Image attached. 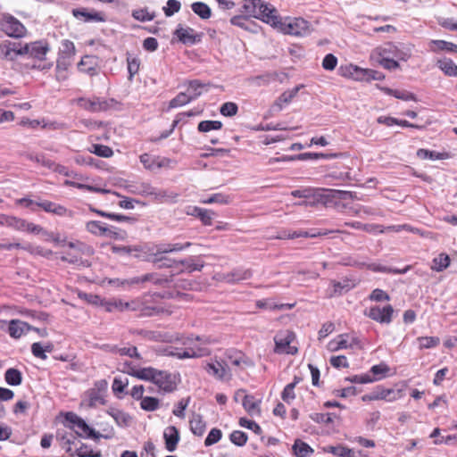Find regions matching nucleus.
Segmentation results:
<instances>
[{
  "label": "nucleus",
  "instance_id": "9",
  "mask_svg": "<svg viewBox=\"0 0 457 457\" xmlns=\"http://www.w3.org/2000/svg\"><path fill=\"white\" fill-rule=\"evenodd\" d=\"M393 313L394 309L392 305L387 304L383 308L379 306H373L365 312V315L379 323L389 324L392 321Z\"/></svg>",
  "mask_w": 457,
  "mask_h": 457
},
{
  "label": "nucleus",
  "instance_id": "28",
  "mask_svg": "<svg viewBox=\"0 0 457 457\" xmlns=\"http://www.w3.org/2000/svg\"><path fill=\"white\" fill-rule=\"evenodd\" d=\"M429 47L433 52L446 51L451 53H457V45L445 40H431L429 43Z\"/></svg>",
  "mask_w": 457,
  "mask_h": 457
},
{
  "label": "nucleus",
  "instance_id": "10",
  "mask_svg": "<svg viewBox=\"0 0 457 457\" xmlns=\"http://www.w3.org/2000/svg\"><path fill=\"white\" fill-rule=\"evenodd\" d=\"M153 383L165 393H171L177 388L175 377L167 371L158 370Z\"/></svg>",
  "mask_w": 457,
  "mask_h": 457
},
{
  "label": "nucleus",
  "instance_id": "40",
  "mask_svg": "<svg viewBox=\"0 0 457 457\" xmlns=\"http://www.w3.org/2000/svg\"><path fill=\"white\" fill-rule=\"evenodd\" d=\"M327 452L338 457H356L353 450L344 445L328 446Z\"/></svg>",
  "mask_w": 457,
  "mask_h": 457
},
{
  "label": "nucleus",
  "instance_id": "12",
  "mask_svg": "<svg viewBox=\"0 0 457 457\" xmlns=\"http://www.w3.org/2000/svg\"><path fill=\"white\" fill-rule=\"evenodd\" d=\"M401 397V391H395L393 389H385L382 387H377L370 395H365L362 396L363 401H373V400H387V401H395Z\"/></svg>",
  "mask_w": 457,
  "mask_h": 457
},
{
  "label": "nucleus",
  "instance_id": "14",
  "mask_svg": "<svg viewBox=\"0 0 457 457\" xmlns=\"http://www.w3.org/2000/svg\"><path fill=\"white\" fill-rule=\"evenodd\" d=\"M185 212L187 215L199 218L204 226L212 225V218L215 214L212 211L203 209L197 206H187L186 207Z\"/></svg>",
  "mask_w": 457,
  "mask_h": 457
},
{
  "label": "nucleus",
  "instance_id": "5",
  "mask_svg": "<svg viewBox=\"0 0 457 457\" xmlns=\"http://www.w3.org/2000/svg\"><path fill=\"white\" fill-rule=\"evenodd\" d=\"M295 339V334L290 331L278 333L275 337V352L278 353L295 354L298 352L297 347L292 346L291 343Z\"/></svg>",
  "mask_w": 457,
  "mask_h": 457
},
{
  "label": "nucleus",
  "instance_id": "30",
  "mask_svg": "<svg viewBox=\"0 0 457 457\" xmlns=\"http://www.w3.org/2000/svg\"><path fill=\"white\" fill-rule=\"evenodd\" d=\"M157 372L158 370L148 367L134 370L133 372H129V374L139 379L154 382Z\"/></svg>",
  "mask_w": 457,
  "mask_h": 457
},
{
  "label": "nucleus",
  "instance_id": "49",
  "mask_svg": "<svg viewBox=\"0 0 457 457\" xmlns=\"http://www.w3.org/2000/svg\"><path fill=\"white\" fill-rule=\"evenodd\" d=\"M220 113L226 117H232L238 112V106L233 102L224 103L220 109Z\"/></svg>",
  "mask_w": 457,
  "mask_h": 457
},
{
  "label": "nucleus",
  "instance_id": "57",
  "mask_svg": "<svg viewBox=\"0 0 457 457\" xmlns=\"http://www.w3.org/2000/svg\"><path fill=\"white\" fill-rule=\"evenodd\" d=\"M238 423L241 427L253 430L256 435H261L262 433V428L253 420L246 418H240Z\"/></svg>",
  "mask_w": 457,
  "mask_h": 457
},
{
  "label": "nucleus",
  "instance_id": "50",
  "mask_svg": "<svg viewBox=\"0 0 457 457\" xmlns=\"http://www.w3.org/2000/svg\"><path fill=\"white\" fill-rule=\"evenodd\" d=\"M129 385V379L128 378L124 377H115L112 382V391L114 394L118 393H123L125 391V388Z\"/></svg>",
  "mask_w": 457,
  "mask_h": 457
},
{
  "label": "nucleus",
  "instance_id": "61",
  "mask_svg": "<svg viewBox=\"0 0 457 457\" xmlns=\"http://www.w3.org/2000/svg\"><path fill=\"white\" fill-rule=\"evenodd\" d=\"M112 251L113 253L122 254V255H131L134 253L139 252L140 248L137 246H119L112 245Z\"/></svg>",
  "mask_w": 457,
  "mask_h": 457
},
{
  "label": "nucleus",
  "instance_id": "16",
  "mask_svg": "<svg viewBox=\"0 0 457 457\" xmlns=\"http://www.w3.org/2000/svg\"><path fill=\"white\" fill-rule=\"evenodd\" d=\"M32 328V326L20 320H12L8 324L6 330L13 338H20L23 334Z\"/></svg>",
  "mask_w": 457,
  "mask_h": 457
},
{
  "label": "nucleus",
  "instance_id": "42",
  "mask_svg": "<svg viewBox=\"0 0 457 457\" xmlns=\"http://www.w3.org/2000/svg\"><path fill=\"white\" fill-rule=\"evenodd\" d=\"M87 405L90 408H93L96 405V403L104 404L105 400L101 395L99 390H96V388H92L87 392Z\"/></svg>",
  "mask_w": 457,
  "mask_h": 457
},
{
  "label": "nucleus",
  "instance_id": "29",
  "mask_svg": "<svg viewBox=\"0 0 457 457\" xmlns=\"http://www.w3.org/2000/svg\"><path fill=\"white\" fill-rule=\"evenodd\" d=\"M438 68L447 76L457 77V65L452 59L443 58L437 61Z\"/></svg>",
  "mask_w": 457,
  "mask_h": 457
},
{
  "label": "nucleus",
  "instance_id": "23",
  "mask_svg": "<svg viewBox=\"0 0 457 457\" xmlns=\"http://www.w3.org/2000/svg\"><path fill=\"white\" fill-rule=\"evenodd\" d=\"M191 432L196 436H202L206 429V422L201 414L193 412L189 420Z\"/></svg>",
  "mask_w": 457,
  "mask_h": 457
},
{
  "label": "nucleus",
  "instance_id": "4",
  "mask_svg": "<svg viewBox=\"0 0 457 457\" xmlns=\"http://www.w3.org/2000/svg\"><path fill=\"white\" fill-rule=\"evenodd\" d=\"M1 30L12 37H22L26 34V28L16 18L10 14L3 16L1 21Z\"/></svg>",
  "mask_w": 457,
  "mask_h": 457
},
{
  "label": "nucleus",
  "instance_id": "18",
  "mask_svg": "<svg viewBox=\"0 0 457 457\" xmlns=\"http://www.w3.org/2000/svg\"><path fill=\"white\" fill-rule=\"evenodd\" d=\"M163 437L166 449L170 453L174 452L180 439L178 428L174 426L168 427L163 433Z\"/></svg>",
  "mask_w": 457,
  "mask_h": 457
},
{
  "label": "nucleus",
  "instance_id": "34",
  "mask_svg": "<svg viewBox=\"0 0 457 457\" xmlns=\"http://www.w3.org/2000/svg\"><path fill=\"white\" fill-rule=\"evenodd\" d=\"M86 228L88 232L96 236H105L107 231L110 230L104 223L97 220H91L87 222Z\"/></svg>",
  "mask_w": 457,
  "mask_h": 457
},
{
  "label": "nucleus",
  "instance_id": "33",
  "mask_svg": "<svg viewBox=\"0 0 457 457\" xmlns=\"http://www.w3.org/2000/svg\"><path fill=\"white\" fill-rule=\"evenodd\" d=\"M4 379L10 386H20L22 382V374L19 370L10 368L4 373Z\"/></svg>",
  "mask_w": 457,
  "mask_h": 457
},
{
  "label": "nucleus",
  "instance_id": "22",
  "mask_svg": "<svg viewBox=\"0 0 457 457\" xmlns=\"http://www.w3.org/2000/svg\"><path fill=\"white\" fill-rule=\"evenodd\" d=\"M253 275L251 270L237 268L232 271L224 274L223 278L228 283H237L242 280L249 279Z\"/></svg>",
  "mask_w": 457,
  "mask_h": 457
},
{
  "label": "nucleus",
  "instance_id": "44",
  "mask_svg": "<svg viewBox=\"0 0 457 457\" xmlns=\"http://www.w3.org/2000/svg\"><path fill=\"white\" fill-rule=\"evenodd\" d=\"M75 54V46L70 40H63L60 47L59 56L71 59Z\"/></svg>",
  "mask_w": 457,
  "mask_h": 457
},
{
  "label": "nucleus",
  "instance_id": "38",
  "mask_svg": "<svg viewBox=\"0 0 457 457\" xmlns=\"http://www.w3.org/2000/svg\"><path fill=\"white\" fill-rule=\"evenodd\" d=\"M191 8L203 20H207L212 16V10L205 3L195 2L191 4Z\"/></svg>",
  "mask_w": 457,
  "mask_h": 457
},
{
  "label": "nucleus",
  "instance_id": "53",
  "mask_svg": "<svg viewBox=\"0 0 457 457\" xmlns=\"http://www.w3.org/2000/svg\"><path fill=\"white\" fill-rule=\"evenodd\" d=\"M93 150L91 151L95 154L100 157L108 158L113 154V151L111 147L104 145L96 144L92 145Z\"/></svg>",
  "mask_w": 457,
  "mask_h": 457
},
{
  "label": "nucleus",
  "instance_id": "3",
  "mask_svg": "<svg viewBox=\"0 0 457 457\" xmlns=\"http://www.w3.org/2000/svg\"><path fill=\"white\" fill-rule=\"evenodd\" d=\"M285 34L294 36H306L311 32V25L309 21L303 18H295L293 20H281V26L277 27Z\"/></svg>",
  "mask_w": 457,
  "mask_h": 457
},
{
  "label": "nucleus",
  "instance_id": "31",
  "mask_svg": "<svg viewBox=\"0 0 457 457\" xmlns=\"http://www.w3.org/2000/svg\"><path fill=\"white\" fill-rule=\"evenodd\" d=\"M260 403L261 401H256L253 395H245L242 401L243 407L250 415L261 412L259 408Z\"/></svg>",
  "mask_w": 457,
  "mask_h": 457
},
{
  "label": "nucleus",
  "instance_id": "32",
  "mask_svg": "<svg viewBox=\"0 0 457 457\" xmlns=\"http://www.w3.org/2000/svg\"><path fill=\"white\" fill-rule=\"evenodd\" d=\"M293 451L296 457H307L312 454L313 449L301 439H296L293 445Z\"/></svg>",
  "mask_w": 457,
  "mask_h": 457
},
{
  "label": "nucleus",
  "instance_id": "51",
  "mask_svg": "<svg viewBox=\"0 0 457 457\" xmlns=\"http://www.w3.org/2000/svg\"><path fill=\"white\" fill-rule=\"evenodd\" d=\"M222 437V432L219 428H212L209 432L207 437L204 440L205 446H211L216 443H218Z\"/></svg>",
  "mask_w": 457,
  "mask_h": 457
},
{
  "label": "nucleus",
  "instance_id": "24",
  "mask_svg": "<svg viewBox=\"0 0 457 457\" xmlns=\"http://www.w3.org/2000/svg\"><path fill=\"white\" fill-rule=\"evenodd\" d=\"M208 87V84L202 83L198 79H193L188 81L186 93L189 96L190 100L193 101L198 98L204 93V91H207Z\"/></svg>",
  "mask_w": 457,
  "mask_h": 457
},
{
  "label": "nucleus",
  "instance_id": "7",
  "mask_svg": "<svg viewBox=\"0 0 457 457\" xmlns=\"http://www.w3.org/2000/svg\"><path fill=\"white\" fill-rule=\"evenodd\" d=\"M349 74L356 80H382L385 76L380 71L371 69H362L356 65L350 64L346 67Z\"/></svg>",
  "mask_w": 457,
  "mask_h": 457
},
{
  "label": "nucleus",
  "instance_id": "20",
  "mask_svg": "<svg viewBox=\"0 0 457 457\" xmlns=\"http://www.w3.org/2000/svg\"><path fill=\"white\" fill-rule=\"evenodd\" d=\"M333 293L330 294V296L341 295L349 292L351 289L356 287L357 283L354 279H351L348 278H343L340 281L333 280Z\"/></svg>",
  "mask_w": 457,
  "mask_h": 457
},
{
  "label": "nucleus",
  "instance_id": "6",
  "mask_svg": "<svg viewBox=\"0 0 457 457\" xmlns=\"http://www.w3.org/2000/svg\"><path fill=\"white\" fill-rule=\"evenodd\" d=\"M336 189L331 188H317L312 192L313 201H303L299 203L303 206H314L316 204L328 205L336 203Z\"/></svg>",
  "mask_w": 457,
  "mask_h": 457
},
{
  "label": "nucleus",
  "instance_id": "41",
  "mask_svg": "<svg viewBox=\"0 0 457 457\" xmlns=\"http://www.w3.org/2000/svg\"><path fill=\"white\" fill-rule=\"evenodd\" d=\"M230 202H231L230 196L228 195H224L222 193L213 194L210 197L201 200V203L205 204H228Z\"/></svg>",
  "mask_w": 457,
  "mask_h": 457
},
{
  "label": "nucleus",
  "instance_id": "52",
  "mask_svg": "<svg viewBox=\"0 0 457 457\" xmlns=\"http://www.w3.org/2000/svg\"><path fill=\"white\" fill-rule=\"evenodd\" d=\"M383 53L384 54L392 53L394 54V57H395L399 60H402V61H406L410 57V54L397 49V47L395 46L391 45V44H389L387 46V47H385L383 49Z\"/></svg>",
  "mask_w": 457,
  "mask_h": 457
},
{
  "label": "nucleus",
  "instance_id": "59",
  "mask_svg": "<svg viewBox=\"0 0 457 457\" xmlns=\"http://www.w3.org/2000/svg\"><path fill=\"white\" fill-rule=\"evenodd\" d=\"M129 80L132 81L133 77L138 72L140 62L137 58H127Z\"/></svg>",
  "mask_w": 457,
  "mask_h": 457
},
{
  "label": "nucleus",
  "instance_id": "47",
  "mask_svg": "<svg viewBox=\"0 0 457 457\" xmlns=\"http://www.w3.org/2000/svg\"><path fill=\"white\" fill-rule=\"evenodd\" d=\"M194 261L195 257L191 256L187 259L179 261V263L183 265L185 267V270L189 273L195 270H201L204 268V263H195L194 262Z\"/></svg>",
  "mask_w": 457,
  "mask_h": 457
},
{
  "label": "nucleus",
  "instance_id": "21",
  "mask_svg": "<svg viewBox=\"0 0 457 457\" xmlns=\"http://www.w3.org/2000/svg\"><path fill=\"white\" fill-rule=\"evenodd\" d=\"M106 412L115 420L119 427L127 428L132 421V417L120 409L110 407Z\"/></svg>",
  "mask_w": 457,
  "mask_h": 457
},
{
  "label": "nucleus",
  "instance_id": "13",
  "mask_svg": "<svg viewBox=\"0 0 457 457\" xmlns=\"http://www.w3.org/2000/svg\"><path fill=\"white\" fill-rule=\"evenodd\" d=\"M206 353L205 348L201 347H193L188 346L185 349H178L170 347V350H169L167 355L170 356H176L179 359H187V358H196L201 357Z\"/></svg>",
  "mask_w": 457,
  "mask_h": 457
},
{
  "label": "nucleus",
  "instance_id": "1",
  "mask_svg": "<svg viewBox=\"0 0 457 457\" xmlns=\"http://www.w3.org/2000/svg\"><path fill=\"white\" fill-rule=\"evenodd\" d=\"M242 8L249 16L270 24L273 28L281 26V18L277 15V10L262 0H244Z\"/></svg>",
  "mask_w": 457,
  "mask_h": 457
},
{
  "label": "nucleus",
  "instance_id": "55",
  "mask_svg": "<svg viewBox=\"0 0 457 457\" xmlns=\"http://www.w3.org/2000/svg\"><path fill=\"white\" fill-rule=\"evenodd\" d=\"M420 348H432L439 345L440 339L437 337H419Z\"/></svg>",
  "mask_w": 457,
  "mask_h": 457
},
{
  "label": "nucleus",
  "instance_id": "54",
  "mask_svg": "<svg viewBox=\"0 0 457 457\" xmlns=\"http://www.w3.org/2000/svg\"><path fill=\"white\" fill-rule=\"evenodd\" d=\"M132 17L140 21H153L155 17V13H149L146 9H138L132 12Z\"/></svg>",
  "mask_w": 457,
  "mask_h": 457
},
{
  "label": "nucleus",
  "instance_id": "43",
  "mask_svg": "<svg viewBox=\"0 0 457 457\" xmlns=\"http://www.w3.org/2000/svg\"><path fill=\"white\" fill-rule=\"evenodd\" d=\"M222 128V122L220 120H203L199 122L197 129L200 132H209L210 130H218Z\"/></svg>",
  "mask_w": 457,
  "mask_h": 457
},
{
  "label": "nucleus",
  "instance_id": "63",
  "mask_svg": "<svg viewBox=\"0 0 457 457\" xmlns=\"http://www.w3.org/2000/svg\"><path fill=\"white\" fill-rule=\"evenodd\" d=\"M302 86H297L290 90L285 91L280 95V96L278 99V102L288 104L290 103L293 98H295Z\"/></svg>",
  "mask_w": 457,
  "mask_h": 457
},
{
  "label": "nucleus",
  "instance_id": "45",
  "mask_svg": "<svg viewBox=\"0 0 457 457\" xmlns=\"http://www.w3.org/2000/svg\"><path fill=\"white\" fill-rule=\"evenodd\" d=\"M140 406L144 411H154L159 408V400L155 397L145 396L142 398Z\"/></svg>",
  "mask_w": 457,
  "mask_h": 457
},
{
  "label": "nucleus",
  "instance_id": "56",
  "mask_svg": "<svg viewBox=\"0 0 457 457\" xmlns=\"http://www.w3.org/2000/svg\"><path fill=\"white\" fill-rule=\"evenodd\" d=\"M190 397L182 398L179 401L177 407L173 410L172 413L179 418H185V411L190 403Z\"/></svg>",
  "mask_w": 457,
  "mask_h": 457
},
{
  "label": "nucleus",
  "instance_id": "25",
  "mask_svg": "<svg viewBox=\"0 0 457 457\" xmlns=\"http://www.w3.org/2000/svg\"><path fill=\"white\" fill-rule=\"evenodd\" d=\"M72 14L75 18H84L85 21H97V22H104L105 21L104 16L98 12H89L86 8H80V9H73Z\"/></svg>",
  "mask_w": 457,
  "mask_h": 457
},
{
  "label": "nucleus",
  "instance_id": "8",
  "mask_svg": "<svg viewBox=\"0 0 457 457\" xmlns=\"http://www.w3.org/2000/svg\"><path fill=\"white\" fill-rule=\"evenodd\" d=\"M114 103L113 99L111 100H104L100 98H93V99H87V98H79L78 100V104L89 112H104L110 109Z\"/></svg>",
  "mask_w": 457,
  "mask_h": 457
},
{
  "label": "nucleus",
  "instance_id": "39",
  "mask_svg": "<svg viewBox=\"0 0 457 457\" xmlns=\"http://www.w3.org/2000/svg\"><path fill=\"white\" fill-rule=\"evenodd\" d=\"M417 156L420 159H430V160H444L448 158L447 153H438L436 151H430L428 149H419L417 151Z\"/></svg>",
  "mask_w": 457,
  "mask_h": 457
},
{
  "label": "nucleus",
  "instance_id": "35",
  "mask_svg": "<svg viewBox=\"0 0 457 457\" xmlns=\"http://www.w3.org/2000/svg\"><path fill=\"white\" fill-rule=\"evenodd\" d=\"M168 281V278L160 277L157 273H147L140 277H135V280L133 282H137V285L145 282H152L155 285H162Z\"/></svg>",
  "mask_w": 457,
  "mask_h": 457
},
{
  "label": "nucleus",
  "instance_id": "62",
  "mask_svg": "<svg viewBox=\"0 0 457 457\" xmlns=\"http://www.w3.org/2000/svg\"><path fill=\"white\" fill-rule=\"evenodd\" d=\"M0 54L4 59L10 61H13L17 58V55L13 52V48L8 46L7 41H4L0 45Z\"/></svg>",
  "mask_w": 457,
  "mask_h": 457
},
{
  "label": "nucleus",
  "instance_id": "58",
  "mask_svg": "<svg viewBox=\"0 0 457 457\" xmlns=\"http://www.w3.org/2000/svg\"><path fill=\"white\" fill-rule=\"evenodd\" d=\"M181 4L178 0H168L167 5L162 8L167 17L172 16L180 10Z\"/></svg>",
  "mask_w": 457,
  "mask_h": 457
},
{
  "label": "nucleus",
  "instance_id": "37",
  "mask_svg": "<svg viewBox=\"0 0 457 457\" xmlns=\"http://www.w3.org/2000/svg\"><path fill=\"white\" fill-rule=\"evenodd\" d=\"M381 89L387 95L394 96L397 99L403 101H417L416 96L408 91L396 90L389 87H382Z\"/></svg>",
  "mask_w": 457,
  "mask_h": 457
},
{
  "label": "nucleus",
  "instance_id": "36",
  "mask_svg": "<svg viewBox=\"0 0 457 457\" xmlns=\"http://www.w3.org/2000/svg\"><path fill=\"white\" fill-rule=\"evenodd\" d=\"M302 380L301 378L295 376L294 381L292 383L287 384L281 393V398L286 403H290L292 400L295 398V387L296 385Z\"/></svg>",
  "mask_w": 457,
  "mask_h": 457
},
{
  "label": "nucleus",
  "instance_id": "19",
  "mask_svg": "<svg viewBox=\"0 0 457 457\" xmlns=\"http://www.w3.org/2000/svg\"><path fill=\"white\" fill-rule=\"evenodd\" d=\"M36 205L42 208L46 212H50L58 216H64L66 214H69L70 216L71 215V212L67 210L64 206L48 200L37 202Z\"/></svg>",
  "mask_w": 457,
  "mask_h": 457
},
{
  "label": "nucleus",
  "instance_id": "64",
  "mask_svg": "<svg viewBox=\"0 0 457 457\" xmlns=\"http://www.w3.org/2000/svg\"><path fill=\"white\" fill-rule=\"evenodd\" d=\"M333 413H312L310 415V418L317 423H325V424H330L333 422L332 418Z\"/></svg>",
  "mask_w": 457,
  "mask_h": 457
},
{
  "label": "nucleus",
  "instance_id": "15",
  "mask_svg": "<svg viewBox=\"0 0 457 457\" xmlns=\"http://www.w3.org/2000/svg\"><path fill=\"white\" fill-rule=\"evenodd\" d=\"M28 47V55L37 60H44L49 51L48 44L42 41H35L26 44Z\"/></svg>",
  "mask_w": 457,
  "mask_h": 457
},
{
  "label": "nucleus",
  "instance_id": "48",
  "mask_svg": "<svg viewBox=\"0 0 457 457\" xmlns=\"http://www.w3.org/2000/svg\"><path fill=\"white\" fill-rule=\"evenodd\" d=\"M190 102H191V100H190L189 96H187V94L186 92H181L170 101L169 107L176 108V107L183 106Z\"/></svg>",
  "mask_w": 457,
  "mask_h": 457
},
{
  "label": "nucleus",
  "instance_id": "26",
  "mask_svg": "<svg viewBox=\"0 0 457 457\" xmlns=\"http://www.w3.org/2000/svg\"><path fill=\"white\" fill-rule=\"evenodd\" d=\"M318 153H303L295 155L273 157L269 160V164H274L275 162H287V161H306V160H318Z\"/></svg>",
  "mask_w": 457,
  "mask_h": 457
},
{
  "label": "nucleus",
  "instance_id": "46",
  "mask_svg": "<svg viewBox=\"0 0 457 457\" xmlns=\"http://www.w3.org/2000/svg\"><path fill=\"white\" fill-rule=\"evenodd\" d=\"M229 439L237 446H244L248 440V436L241 430H235L229 435Z\"/></svg>",
  "mask_w": 457,
  "mask_h": 457
},
{
  "label": "nucleus",
  "instance_id": "2",
  "mask_svg": "<svg viewBox=\"0 0 457 457\" xmlns=\"http://www.w3.org/2000/svg\"><path fill=\"white\" fill-rule=\"evenodd\" d=\"M65 420L66 421L73 424L74 427H77L79 429L82 430L86 434V436L88 438H92L94 440H98L100 438L112 439L114 436L113 428L110 429L109 434H101L100 432H97L89 427L82 418L73 412H67L65 415Z\"/></svg>",
  "mask_w": 457,
  "mask_h": 457
},
{
  "label": "nucleus",
  "instance_id": "60",
  "mask_svg": "<svg viewBox=\"0 0 457 457\" xmlns=\"http://www.w3.org/2000/svg\"><path fill=\"white\" fill-rule=\"evenodd\" d=\"M78 457H101V452L94 453L86 444H81L80 447L76 450Z\"/></svg>",
  "mask_w": 457,
  "mask_h": 457
},
{
  "label": "nucleus",
  "instance_id": "17",
  "mask_svg": "<svg viewBox=\"0 0 457 457\" xmlns=\"http://www.w3.org/2000/svg\"><path fill=\"white\" fill-rule=\"evenodd\" d=\"M207 371L219 379L228 380L231 378L230 370L226 366L225 361H215L214 363H209L207 366Z\"/></svg>",
  "mask_w": 457,
  "mask_h": 457
},
{
  "label": "nucleus",
  "instance_id": "11",
  "mask_svg": "<svg viewBox=\"0 0 457 457\" xmlns=\"http://www.w3.org/2000/svg\"><path fill=\"white\" fill-rule=\"evenodd\" d=\"M174 35L184 45H195L202 40V33H195L194 29L190 27L184 29L181 25L178 26L174 31Z\"/></svg>",
  "mask_w": 457,
  "mask_h": 457
},
{
  "label": "nucleus",
  "instance_id": "27",
  "mask_svg": "<svg viewBox=\"0 0 457 457\" xmlns=\"http://www.w3.org/2000/svg\"><path fill=\"white\" fill-rule=\"evenodd\" d=\"M432 263L431 270L441 272L450 266L451 259L447 253H441L432 260Z\"/></svg>",
  "mask_w": 457,
  "mask_h": 457
}]
</instances>
